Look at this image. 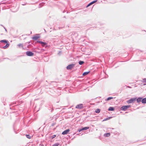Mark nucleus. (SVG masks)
I'll list each match as a JSON object with an SVG mask.
<instances>
[{"label": "nucleus", "instance_id": "f257e3e1", "mask_svg": "<svg viewBox=\"0 0 146 146\" xmlns=\"http://www.w3.org/2000/svg\"><path fill=\"white\" fill-rule=\"evenodd\" d=\"M130 107V105L123 106H122L121 108V110H122L125 111L128 108H129Z\"/></svg>", "mask_w": 146, "mask_h": 146}, {"label": "nucleus", "instance_id": "f03ea898", "mask_svg": "<svg viewBox=\"0 0 146 146\" xmlns=\"http://www.w3.org/2000/svg\"><path fill=\"white\" fill-rule=\"evenodd\" d=\"M39 34H38L35 35L32 37V39L35 40H36L38 39L40 37Z\"/></svg>", "mask_w": 146, "mask_h": 146}, {"label": "nucleus", "instance_id": "7ed1b4c3", "mask_svg": "<svg viewBox=\"0 0 146 146\" xmlns=\"http://www.w3.org/2000/svg\"><path fill=\"white\" fill-rule=\"evenodd\" d=\"M74 65V64H70L67 66L66 68L67 70H71L73 68Z\"/></svg>", "mask_w": 146, "mask_h": 146}, {"label": "nucleus", "instance_id": "20e7f679", "mask_svg": "<svg viewBox=\"0 0 146 146\" xmlns=\"http://www.w3.org/2000/svg\"><path fill=\"white\" fill-rule=\"evenodd\" d=\"M83 108V105L82 104H79L77 105L76 106V108L80 109H82Z\"/></svg>", "mask_w": 146, "mask_h": 146}, {"label": "nucleus", "instance_id": "39448f33", "mask_svg": "<svg viewBox=\"0 0 146 146\" xmlns=\"http://www.w3.org/2000/svg\"><path fill=\"white\" fill-rule=\"evenodd\" d=\"M136 98H131L130 100H128L127 102L128 103H131L134 102L136 100Z\"/></svg>", "mask_w": 146, "mask_h": 146}, {"label": "nucleus", "instance_id": "423d86ee", "mask_svg": "<svg viewBox=\"0 0 146 146\" xmlns=\"http://www.w3.org/2000/svg\"><path fill=\"white\" fill-rule=\"evenodd\" d=\"M26 54L29 56H33L34 55L33 53L30 51H27L26 52Z\"/></svg>", "mask_w": 146, "mask_h": 146}, {"label": "nucleus", "instance_id": "0eeeda50", "mask_svg": "<svg viewBox=\"0 0 146 146\" xmlns=\"http://www.w3.org/2000/svg\"><path fill=\"white\" fill-rule=\"evenodd\" d=\"M69 131L70 129H69L66 130L62 132V134L63 135L66 134L69 132Z\"/></svg>", "mask_w": 146, "mask_h": 146}, {"label": "nucleus", "instance_id": "6e6552de", "mask_svg": "<svg viewBox=\"0 0 146 146\" xmlns=\"http://www.w3.org/2000/svg\"><path fill=\"white\" fill-rule=\"evenodd\" d=\"M97 0H96V1H92V2L90 3L89 4L86 6V7H88L89 6H90V5L93 4L95 3L96 2H97Z\"/></svg>", "mask_w": 146, "mask_h": 146}, {"label": "nucleus", "instance_id": "1a4fd4ad", "mask_svg": "<svg viewBox=\"0 0 146 146\" xmlns=\"http://www.w3.org/2000/svg\"><path fill=\"white\" fill-rule=\"evenodd\" d=\"M9 46V43H7L6 45L3 47V48L5 49L7 48V47H8Z\"/></svg>", "mask_w": 146, "mask_h": 146}, {"label": "nucleus", "instance_id": "9d476101", "mask_svg": "<svg viewBox=\"0 0 146 146\" xmlns=\"http://www.w3.org/2000/svg\"><path fill=\"white\" fill-rule=\"evenodd\" d=\"M142 100V98H138L137 99V103H140L141 101Z\"/></svg>", "mask_w": 146, "mask_h": 146}, {"label": "nucleus", "instance_id": "9b49d317", "mask_svg": "<svg viewBox=\"0 0 146 146\" xmlns=\"http://www.w3.org/2000/svg\"><path fill=\"white\" fill-rule=\"evenodd\" d=\"M141 102L142 103H146V98L142 99Z\"/></svg>", "mask_w": 146, "mask_h": 146}, {"label": "nucleus", "instance_id": "f8f14e48", "mask_svg": "<svg viewBox=\"0 0 146 146\" xmlns=\"http://www.w3.org/2000/svg\"><path fill=\"white\" fill-rule=\"evenodd\" d=\"M0 42H5L6 43H8V41L6 40H2L0 41Z\"/></svg>", "mask_w": 146, "mask_h": 146}, {"label": "nucleus", "instance_id": "ddd939ff", "mask_svg": "<svg viewBox=\"0 0 146 146\" xmlns=\"http://www.w3.org/2000/svg\"><path fill=\"white\" fill-rule=\"evenodd\" d=\"M90 72V71H88L87 72H84L83 74L82 75L84 76H85L87 75Z\"/></svg>", "mask_w": 146, "mask_h": 146}, {"label": "nucleus", "instance_id": "4468645a", "mask_svg": "<svg viewBox=\"0 0 146 146\" xmlns=\"http://www.w3.org/2000/svg\"><path fill=\"white\" fill-rule=\"evenodd\" d=\"M100 110L99 109H96L95 111L96 113H99L100 112Z\"/></svg>", "mask_w": 146, "mask_h": 146}, {"label": "nucleus", "instance_id": "2eb2a0df", "mask_svg": "<svg viewBox=\"0 0 146 146\" xmlns=\"http://www.w3.org/2000/svg\"><path fill=\"white\" fill-rule=\"evenodd\" d=\"M114 109L112 107H110L108 109L109 111H113L114 110Z\"/></svg>", "mask_w": 146, "mask_h": 146}, {"label": "nucleus", "instance_id": "dca6fc26", "mask_svg": "<svg viewBox=\"0 0 146 146\" xmlns=\"http://www.w3.org/2000/svg\"><path fill=\"white\" fill-rule=\"evenodd\" d=\"M89 128V127H85L82 128V130H85L88 129Z\"/></svg>", "mask_w": 146, "mask_h": 146}, {"label": "nucleus", "instance_id": "f3484780", "mask_svg": "<svg viewBox=\"0 0 146 146\" xmlns=\"http://www.w3.org/2000/svg\"><path fill=\"white\" fill-rule=\"evenodd\" d=\"M18 46L19 47H22V48H23V44H19L18 45Z\"/></svg>", "mask_w": 146, "mask_h": 146}, {"label": "nucleus", "instance_id": "a211bd4d", "mask_svg": "<svg viewBox=\"0 0 146 146\" xmlns=\"http://www.w3.org/2000/svg\"><path fill=\"white\" fill-rule=\"evenodd\" d=\"M26 136L27 138L29 139H30L31 138V136H30L29 135L26 134Z\"/></svg>", "mask_w": 146, "mask_h": 146}, {"label": "nucleus", "instance_id": "6ab92c4d", "mask_svg": "<svg viewBox=\"0 0 146 146\" xmlns=\"http://www.w3.org/2000/svg\"><path fill=\"white\" fill-rule=\"evenodd\" d=\"M105 135L106 137H109L110 135V134L109 133H108L106 134Z\"/></svg>", "mask_w": 146, "mask_h": 146}, {"label": "nucleus", "instance_id": "aec40b11", "mask_svg": "<svg viewBox=\"0 0 146 146\" xmlns=\"http://www.w3.org/2000/svg\"><path fill=\"white\" fill-rule=\"evenodd\" d=\"M84 63V62L83 61H80L79 62V64L80 65H82V64H83V63Z\"/></svg>", "mask_w": 146, "mask_h": 146}, {"label": "nucleus", "instance_id": "412c9836", "mask_svg": "<svg viewBox=\"0 0 146 146\" xmlns=\"http://www.w3.org/2000/svg\"><path fill=\"white\" fill-rule=\"evenodd\" d=\"M113 98V97H110L107 98L106 100L108 101Z\"/></svg>", "mask_w": 146, "mask_h": 146}, {"label": "nucleus", "instance_id": "4be33fe9", "mask_svg": "<svg viewBox=\"0 0 146 146\" xmlns=\"http://www.w3.org/2000/svg\"><path fill=\"white\" fill-rule=\"evenodd\" d=\"M143 81L144 82H146V78H144L143 79ZM146 85V84H144V85Z\"/></svg>", "mask_w": 146, "mask_h": 146}, {"label": "nucleus", "instance_id": "5701e85b", "mask_svg": "<svg viewBox=\"0 0 146 146\" xmlns=\"http://www.w3.org/2000/svg\"><path fill=\"white\" fill-rule=\"evenodd\" d=\"M111 118V117H108V118H106V119H104V121H106V120H109V119H110V118Z\"/></svg>", "mask_w": 146, "mask_h": 146}, {"label": "nucleus", "instance_id": "b1692460", "mask_svg": "<svg viewBox=\"0 0 146 146\" xmlns=\"http://www.w3.org/2000/svg\"><path fill=\"white\" fill-rule=\"evenodd\" d=\"M46 43L45 42H43L42 43V44H42V45L44 46H45L46 45Z\"/></svg>", "mask_w": 146, "mask_h": 146}, {"label": "nucleus", "instance_id": "393cba45", "mask_svg": "<svg viewBox=\"0 0 146 146\" xmlns=\"http://www.w3.org/2000/svg\"><path fill=\"white\" fill-rule=\"evenodd\" d=\"M58 145L59 144L56 143L53 145L52 146H58Z\"/></svg>", "mask_w": 146, "mask_h": 146}, {"label": "nucleus", "instance_id": "a878e982", "mask_svg": "<svg viewBox=\"0 0 146 146\" xmlns=\"http://www.w3.org/2000/svg\"><path fill=\"white\" fill-rule=\"evenodd\" d=\"M56 137V135H54L52 136V139H53L54 138V137Z\"/></svg>", "mask_w": 146, "mask_h": 146}, {"label": "nucleus", "instance_id": "bb28decb", "mask_svg": "<svg viewBox=\"0 0 146 146\" xmlns=\"http://www.w3.org/2000/svg\"><path fill=\"white\" fill-rule=\"evenodd\" d=\"M37 42H38L41 44H42V43L43 42H42V41H37Z\"/></svg>", "mask_w": 146, "mask_h": 146}, {"label": "nucleus", "instance_id": "cd10ccee", "mask_svg": "<svg viewBox=\"0 0 146 146\" xmlns=\"http://www.w3.org/2000/svg\"><path fill=\"white\" fill-rule=\"evenodd\" d=\"M83 130H82V129H80L79 130H78V131L79 132H80L81 131H82Z\"/></svg>", "mask_w": 146, "mask_h": 146}]
</instances>
